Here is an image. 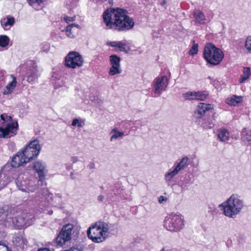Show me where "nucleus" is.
Returning <instances> with one entry per match:
<instances>
[{
    "label": "nucleus",
    "mask_w": 251,
    "mask_h": 251,
    "mask_svg": "<svg viewBox=\"0 0 251 251\" xmlns=\"http://www.w3.org/2000/svg\"><path fill=\"white\" fill-rule=\"evenodd\" d=\"M74 26L78 27L79 25H75V24H71L70 25H68L66 28V35L70 38H73L74 37V35L72 32V28Z\"/></svg>",
    "instance_id": "f704fd0d"
},
{
    "label": "nucleus",
    "mask_w": 251,
    "mask_h": 251,
    "mask_svg": "<svg viewBox=\"0 0 251 251\" xmlns=\"http://www.w3.org/2000/svg\"><path fill=\"white\" fill-rule=\"evenodd\" d=\"M9 38L5 35L0 36V46L1 47H5L9 44Z\"/></svg>",
    "instance_id": "c9c22d12"
},
{
    "label": "nucleus",
    "mask_w": 251,
    "mask_h": 251,
    "mask_svg": "<svg viewBox=\"0 0 251 251\" xmlns=\"http://www.w3.org/2000/svg\"><path fill=\"white\" fill-rule=\"evenodd\" d=\"M28 162L26 161L25 156L23 155L21 151L17 152V153L13 157L11 163H7L2 168L3 172H9L12 174L14 168H18L21 166L27 163Z\"/></svg>",
    "instance_id": "6e6552de"
},
{
    "label": "nucleus",
    "mask_w": 251,
    "mask_h": 251,
    "mask_svg": "<svg viewBox=\"0 0 251 251\" xmlns=\"http://www.w3.org/2000/svg\"><path fill=\"white\" fill-rule=\"evenodd\" d=\"M12 223L16 228H25L31 224L32 216L26 211L19 210L16 211V215L11 217Z\"/></svg>",
    "instance_id": "423d86ee"
},
{
    "label": "nucleus",
    "mask_w": 251,
    "mask_h": 251,
    "mask_svg": "<svg viewBox=\"0 0 251 251\" xmlns=\"http://www.w3.org/2000/svg\"><path fill=\"white\" fill-rule=\"evenodd\" d=\"M67 169H68V170L70 169V167H67Z\"/></svg>",
    "instance_id": "e2e57ef3"
},
{
    "label": "nucleus",
    "mask_w": 251,
    "mask_h": 251,
    "mask_svg": "<svg viewBox=\"0 0 251 251\" xmlns=\"http://www.w3.org/2000/svg\"><path fill=\"white\" fill-rule=\"evenodd\" d=\"M18 128V124L17 121L7 125L5 128H0V138H10L16 134Z\"/></svg>",
    "instance_id": "ddd939ff"
},
{
    "label": "nucleus",
    "mask_w": 251,
    "mask_h": 251,
    "mask_svg": "<svg viewBox=\"0 0 251 251\" xmlns=\"http://www.w3.org/2000/svg\"><path fill=\"white\" fill-rule=\"evenodd\" d=\"M251 71L250 68H245L243 70V75L246 77H249L250 75Z\"/></svg>",
    "instance_id": "37998d69"
},
{
    "label": "nucleus",
    "mask_w": 251,
    "mask_h": 251,
    "mask_svg": "<svg viewBox=\"0 0 251 251\" xmlns=\"http://www.w3.org/2000/svg\"><path fill=\"white\" fill-rule=\"evenodd\" d=\"M104 199V197L102 195H100L98 197V200L100 201H102Z\"/></svg>",
    "instance_id": "864d4df0"
},
{
    "label": "nucleus",
    "mask_w": 251,
    "mask_h": 251,
    "mask_svg": "<svg viewBox=\"0 0 251 251\" xmlns=\"http://www.w3.org/2000/svg\"><path fill=\"white\" fill-rule=\"evenodd\" d=\"M40 150L41 146L39 140H35L31 141L21 152L26 161L28 162L38 155Z\"/></svg>",
    "instance_id": "0eeeda50"
},
{
    "label": "nucleus",
    "mask_w": 251,
    "mask_h": 251,
    "mask_svg": "<svg viewBox=\"0 0 251 251\" xmlns=\"http://www.w3.org/2000/svg\"><path fill=\"white\" fill-rule=\"evenodd\" d=\"M199 45L193 41V45L189 50V54L192 55L196 54L198 52Z\"/></svg>",
    "instance_id": "4c0bfd02"
},
{
    "label": "nucleus",
    "mask_w": 251,
    "mask_h": 251,
    "mask_svg": "<svg viewBox=\"0 0 251 251\" xmlns=\"http://www.w3.org/2000/svg\"><path fill=\"white\" fill-rule=\"evenodd\" d=\"M88 168L90 170H93L95 168V164L94 162H90L88 165Z\"/></svg>",
    "instance_id": "de8ad7c7"
},
{
    "label": "nucleus",
    "mask_w": 251,
    "mask_h": 251,
    "mask_svg": "<svg viewBox=\"0 0 251 251\" xmlns=\"http://www.w3.org/2000/svg\"><path fill=\"white\" fill-rule=\"evenodd\" d=\"M194 17L196 22L200 24H203L206 21V18L204 13L200 10H196L194 12Z\"/></svg>",
    "instance_id": "bb28decb"
},
{
    "label": "nucleus",
    "mask_w": 251,
    "mask_h": 251,
    "mask_svg": "<svg viewBox=\"0 0 251 251\" xmlns=\"http://www.w3.org/2000/svg\"><path fill=\"white\" fill-rule=\"evenodd\" d=\"M218 137L221 142H227L229 139V133L227 129L220 128L218 130Z\"/></svg>",
    "instance_id": "5701e85b"
},
{
    "label": "nucleus",
    "mask_w": 251,
    "mask_h": 251,
    "mask_svg": "<svg viewBox=\"0 0 251 251\" xmlns=\"http://www.w3.org/2000/svg\"><path fill=\"white\" fill-rule=\"evenodd\" d=\"M167 2V0H163L160 3V4L161 6H164Z\"/></svg>",
    "instance_id": "5fc2aeb1"
},
{
    "label": "nucleus",
    "mask_w": 251,
    "mask_h": 251,
    "mask_svg": "<svg viewBox=\"0 0 251 251\" xmlns=\"http://www.w3.org/2000/svg\"><path fill=\"white\" fill-rule=\"evenodd\" d=\"M13 242L15 246L21 250V251H23L24 249L27 247V241L26 239L22 235L16 236L13 240Z\"/></svg>",
    "instance_id": "6ab92c4d"
},
{
    "label": "nucleus",
    "mask_w": 251,
    "mask_h": 251,
    "mask_svg": "<svg viewBox=\"0 0 251 251\" xmlns=\"http://www.w3.org/2000/svg\"><path fill=\"white\" fill-rule=\"evenodd\" d=\"M201 126L205 129L211 128L214 126V124L211 121L208 120L207 122H202Z\"/></svg>",
    "instance_id": "ea45409f"
},
{
    "label": "nucleus",
    "mask_w": 251,
    "mask_h": 251,
    "mask_svg": "<svg viewBox=\"0 0 251 251\" xmlns=\"http://www.w3.org/2000/svg\"><path fill=\"white\" fill-rule=\"evenodd\" d=\"M168 83V78L166 75L156 78L152 83L154 89V94L157 96H160L163 91H166Z\"/></svg>",
    "instance_id": "9b49d317"
},
{
    "label": "nucleus",
    "mask_w": 251,
    "mask_h": 251,
    "mask_svg": "<svg viewBox=\"0 0 251 251\" xmlns=\"http://www.w3.org/2000/svg\"><path fill=\"white\" fill-rule=\"evenodd\" d=\"M190 158L187 156H184L176 165H175V167L179 172L181 170H183L186 168L190 164Z\"/></svg>",
    "instance_id": "a878e982"
},
{
    "label": "nucleus",
    "mask_w": 251,
    "mask_h": 251,
    "mask_svg": "<svg viewBox=\"0 0 251 251\" xmlns=\"http://www.w3.org/2000/svg\"><path fill=\"white\" fill-rule=\"evenodd\" d=\"M184 226L183 217L175 213H172L165 218L164 222V226L168 230L177 231L182 229Z\"/></svg>",
    "instance_id": "39448f33"
},
{
    "label": "nucleus",
    "mask_w": 251,
    "mask_h": 251,
    "mask_svg": "<svg viewBox=\"0 0 251 251\" xmlns=\"http://www.w3.org/2000/svg\"><path fill=\"white\" fill-rule=\"evenodd\" d=\"M28 180H23V177L19 176L16 180V183L18 188L23 192H26Z\"/></svg>",
    "instance_id": "393cba45"
},
{
    "label": "nucleus",
    "mask_w": 251,
    "mask_h": 251,
    "mask_svg": "<svg viewBox=\"0 0 251 251\" xmlns=\"http://www.w3.org/2000/svg\"><path fill=\"white\" fill-rule=\"evenodd\" d=\"M107 45L112 47L118 48L120 51H124L126 53L128 52L126 49V43L124 41L108 42L107 43Z\"/></svg>",
    "instance_id": "412c9836"
},
{
    "label": "nucleus",
    "mask_w": 251,
    "mask_h": 251,
    "mask_svg": "<svg viewBox=\"0 0 251 251\" xmlns=\"http://www.w3.org/2000/svg\"><path fill=\"white\" fill-rule=\"evenodd\" d=\"M83 62L82 56L75 51L69 52L65 58V65L68 68H75L81 67Z\"/></svg>",
    "instance_id": "1a4fd4ad"
},
{
    "label": "nucleus",
    "mask_w": 251,
    "mask_h": 251,
    "mask_svg": "<svg viewBox=\"0 0 251 251\" xmlns=\"http://www.w3.org/2000/svg\"><path fill=\"white\" fill-rule=\"evenodd\" d=\"M245 47L249 52H251V36L247 37L246 41Z\"/></svg>",
    "instance_id": "a19ab883"
},
{
    "label": "nucleus",
    "mask_w": 251,
    "mask_h": 251,
    "mask_svg": "<svg viewBox=\"0 0 251 251\" xmlns=\"http://www.w3.org/2000/svg\"><path fill=\"white\" fill-rule=\"evenodd\" d=\"M0 74H1V75H0V80H3V79H4V76H3V75H4V72H1L0 73Z\"/></svg>",
    "instance_id": "6e6d98bb"
},
{
    "label": "nucleus",
    "mask_w": 251,
    "mask_h": 251,
    "mask_svg": "<svg viewBox=\"0 0 251 251\" xmlns=\"http://www.w3.org/2000/svg\"><path fill=\"white\" fill-rule=\"evenodd\" d=\"M193 176L190 175L186 176L184 177L183 180L181 181L180 184L182 191L189 189V187L193 182Z\"/></svg>",
    "instance_id": "aec40b11"
},
{
    "label": "nucleus",
    "mask_w": 251,
    "mask_h": 251,
    "mask_svg": "<svg viewBox=\"0 0 251 251\" xmlns=\"http://www.w3.org/2000/svg\"><path fill=\"white\" fill-rule=\"evenodd\" d=\"M73 229L72 225L68 224L63 226L61 232L56 238L58 245L62 246L71 239L72 231Z\"/></svg>",
    "instance_id": "9d476101"
},
{
    "label": "nucleus",
    "mask_w": 251,
    "mask_h": 251,
    "mask_svg": "<svg viewBox=\"0 0 251 251\" xmlns=\"http://www.w3.org/2000/svg\"><path fill=\"white\" fill-rule=\"evenodd\" d=\"M208 95V93L206 91L203 92H195L196 100H203Z\"/></svg>",
    "instance_id": "72a5a7b5"
},
{
    "label": "nucleus",
    "mask_w": 251,
    "mask_h": 251,
    "mask_svg": "<svg viewBox=\"0 0 251 251\" xmlns=\"http://www.w3.org/2000/svg\"><path fill=\"white\" fill-rule=\"evenodd\" d=\"M0 117L1 119L3 121H5L6 120V119L7 120H9L11 121H12V117L10 116L7 115L6 114H1Z\"/></svg>",
    "instance_id": "c03bdc74"
},
{
    "label": "nucleus",
    "mask_w": 251,
    "mask_h": 251,
    "mask_svg": "<svg viewBox=\"0 0 251 251\" xmlns=\"http://www.w3.org/2000/svg\"><path fill=\"white\" fill-rule=\"evenodd\" d=\"M11 76L13 78V79L11 82L6 86L5 88L2 93L4 95L11 94L16 86L17 81L16 78L13 75H11Z\"/></svg>",
    "instance_id": "4be33fe9"
},
{
    "label": "nucleus",
    "mask_w": 251,
    "mask_h": 251,
    "mask_svg": "<svg viewBox=\"0 0 251 251\" xmlns=\"http://www.w3.org/2000/svg\"><path fill=\"white\" fill-rule=\"evenodd\" d=\"M30 5L35 9L39 10L45 4V0H27Z\"/></svg>",
    "instance_id": "c85d7f7f"
},
{
    "label": "nucleus",
    "mask_w": 251,
    "mask_h": 251,
    "mask_svg": "<svg viewBox=\"0 0 251 251\" xmlns=\"http://www.w3.org/2000/svg\"><path fill=\"white\" fill-rule=\"evenodd\" d=\"M127 14L126 10L121 8L107 9L102 15L105 28L119 31L132 29L134 25V22Z\"/></svg>",
    "instance_id": "f257e3e1"
},
{
    "label": "nucleus",
    "mask_w": 251,
    "mask_h": 251,
    "mask_svg": "<svg viewBox=\"0 0 251 251\" xmlns=\"http://www.w3.org/2000/svg\"><path fill=\"white\" fill-rule=\"evenodd\" d=\"M78 160V157H76V156H73L71 158V161H72L73 163H76V162H77Z\"/></svg>",
    "instance_id": "8fccbe9b"
},
{
    "label": "nucleus",
    "mask_w": 251,
    "mask_h": 251,
    "mask_svg": "<svg viewBox=\"0 0 251 251\" xmlns=\"http://www.w3.org/2000/svg\"><path fill=\"white\" fill-rule=\"evenodd\" d=\"M203 56L210 65L215 66L220 63L224 57V54L221 49L217 48L213 44L207 43L204 48Z\"/></svg>",
    "instance_id": "20e7f679"
},
{
    "label": "nucleus",
    "mask_w": 251,
    "mask_h": 251,
    "mask_svg": "<svg viewBox=\"0 0 251 251\" xmlns=\"http://www.w3.org/2000/svg\"><path fill=\"white\" fill-rule=\"evenodd\" d=\"M242 100V98L241 97L233 95L231 97L227 99L226 103L228 105H235L236 104L241 102Z\"/></svg>",
    "instance_id": "7c9ffc66"
},
{
    "label": "nucleus",
    "mask_w": 251,
    "mask_h": 251,
    "mask_svg": "<svg viewBox=\"0 0 251 251\" xmlns=\"http://www.w3.org/2000/svg\"><path fill=\"white\" fill-rule=\"evenodd\" d=\"M213 108V106L211 104L200 103L195 112V116L196 118H200L204 115L206 111H209Z\"/></svg>",
    "instance_id": "dca6fc26"
},
{
    "label": "nucleus",
    "mask_w": 251,
    "mask_h": 251,
    "mask_svg": "<svg viewBox=\"0 0 251 251\" xmlns=\"http://www.w3.org/2000/svg\"><path fill=\"white\" fill-rule=\"evenodd\" d=\"M244 206V201L241 197L237 194H233L220 204L219 208L226 217L234 219L241 213Z\"/></svg>",
    "instance_id": "f03ea898"
},
{
    "label": "nucleus",
    "mask_w": 251,
    "mask_h": 251,
    "mask_svg": "<svg viewBox=\"0 0 251 251\" xmlns=\"http://www.w3.org/2000/svg\"><path fill=\"white\" fill-rule=\"evenodd\" d=\"M78 121H79V120L77 119H74L72 122V125L73 126H76V125H77V124L78 123Z\"/></svg>",
    "instance_id": "09e8293b"
},
{
    "label": "nucleus",
    "mask_w": 251,
    "mask_h": 251,
    "mask_svg": "<svg viewBox=\"0 0 251 251\" xmlns=\"http://www.w3.org/2000/svg\"><path fill=\"white\" fill-rule=\"evenodd\" d=\"M33 169L37 173L39 178L38 185H39V182L42 184L43 181L45 179L47 173L45 163L41 161H37L34 162Z\"/></svg>",
    "instance_id": "4468645a"
},
{
    "label": "nucleus",
    "mask_w": 251,
    "mask_h": 251,
    "mask_svg": "<svg viewBox=\"0 0 251 251\" xmlns=\"http://www.w3.org/2000/svg\"><path fill=\"white\" fill-rule=\"evenodd\" d=\"M15 23V19L13 17H8L3 18L0 20V24L3 28H6L7 26H12Z\"/></svg>",
    "instance_id": "2f4dec72"
},
{
    "label": "nucleus",
    "mask_w": 251,
    "mask_h": 251,
    "mask_svg": "<svg viewBox=\"0 0 251 251\" xmlns=\"http://www.w3.org/2000/svg\"><path fill=\"white\" fill-rule=\"evenodd\" d=\"M67 169H68V170L70 169V167H67Z\"/></svg>",
    "instance_id": "680f3d73"
},
{
    "label": "nucleus",
    "mask_w": 251,
    "mask_h": 251,
    "mask_svg": "<svg viewBox=\"0 0 251 251\" xmlns=\"http://www.w3.org/2000/svg\"><path fill=\"white\" fill-rule=\"evenodd\" d=\"M52 194H50L48 190L44 186L40 188L35 194V197L37 201L49 200V199H51Z\"/></svg>",
    "instance_id": "f3484780"
},
{
    "label": "nucleus",
    "mask_w": 251,
    "mask_h": 251,
    "mask_svg": "<svg viewBox=\"0 0 251 251\" xmlns=\"http://www.w3.org/2000/svg\"><path fill=\"white\" fill-rule=\"evenodd\" d=\"M64 19H65V21L67 23H69L70 22L74 21L75 17H71L67 16Z\"/></svg>",
    "instance_id": "49530a36"
},
{
    "label": "nucleus",
    "mask_w": 251,
    "mask_h": 251,
    "mask_svg": "<svg viewBox=\"0 0 251 251\" xmlns=\"http://www.w3.org/2000/svg\"><path fill=\"white\" fill-rule=\"evenodd\" d=\"M37 251H51L50 249L47 248L39 249Z\"/></svg>",
    "instance_id": "603ef678"
},
{
    "label": "nucleus",
    "mask_w": 251,
    "mask_h": 251,
    "mask_svg": "<svg viewBox=\"0 0 251 251\" xmlns=\"http://www.w3.org/2000/svg\"><path fill=\"white\" fill-rule=\"evenodd\" d=\"M70 177H71V179H75V177L74 176V174L73 172L71 173Z\"/></svg>",
    "instance_id": "4d7b16f0"
},
{
    "label": "nucleus",
    "mask_w": 251,
    "mask_h": 251,
    "mask_svg": "<svg viewBox=\"0 0 251 251\" xmlns=\"http://www.w3.org/2000/svg\"><path fill=\"white\" fill-rule=\"evenodd\" d=\"M109 226L107 223L103 221L96 222L89 227L87 236L95 243H101L105 240L108 236Z\"/></svg>",
    "instance_id": "7ed1b4c3"
},
{
    "label": "nucleus",
    "mask_w": 251,
    "mask_h": 251,
    "mask_svg": "<svg viewBox=\"0 0 251 251\" xmlns=\"http://www.w3.org/2000/svg\"><path fill=\"white\" fill-rule=\"evenodd\" d=\"M184 97L187 100H196L195 92H190L184 94Z\"/></svg>",
    "instance_id": "58836bf2"
},
{
    "label": "nucleus",
    "mask_w": 251,
    "mask_h": 251,
    "mask_svg": "<svg viewBox=\"0 0 251 251\" xmlns=\"http://www.w3.org/2000/svg\"><path fill=\"white\" fill-rule=\"evenodd\" d=\"M0 173V190L5 187L11 181L12 176L9 172H3L2 169Z\"/></svg>",
    "instance_id": "a211bd4d"
},
{
    "label": "nucleus",
    "mask_w": 251,
    "mask_h": 251,
    "mask_svg": "<svg viewBox=\"0 0 251 251\" xmlns=\"http://www.w3.org/2000/svg\"><path fill=\"white\" fill-rule=\"evenodd\" d=\"M38 189V186L36 184H32V182H29L28 181V183L27 184V187L26 188V190L25 192H27L28 193H32L35 191L37 189Z\"/></svg>",
    "instance_id": "e433bc0d"
},
{
    "label": "nucleus",
    "mask_w": 251,
    "mask_h": 251,
    "mask_svg": "<svg viewBox=\"0 0 251 251\" xmlns=\"http://www.w3.org/2000/svg\"><path fill=\"white\" fill-rule=\"evenodd\" d=\"M167 198L165 197L161 196L158 198V202L160 203H163L164 201H167Z\"/></svg>",
    "instance_id": "a18cd8bd"
},
{
    "label": "nucleus",
    "mask_w": 251,
    "mask_h": 251,
    "mask_svg": "<svg viewBox=\"0 0 251 251\" xmlns=\"http://www.w3.org/2000/svg\"><path fill=\"white\" fill-rule=\"evenodd\" d=\"M121 60V58L116 54H112L109 56L111 67L108 74L110 75H114L122 73V70L120 65Z\"/></svg>",
    "instance_id": "f8f14e48"
},
{
    "label": "nucleus",
    "mask_w": 251,
    "mask_h": 251,
    "mask_svg": "<svg viewBox=\"0 0 251 251\" xmlns=\"http://www.w3.org/2000/svg\"><path fill=\"white\" fill-rule=\"evenodd\" d=\"M11 219L9 212L4 208H0V221H7L9 222L8 219Z\"/></svg>",
    "instance_id": "473e14b6"
},
{
    "label": "nucleus",
    "mask_w": 251,
    "mask_h": 251,
    "mask_svg": "<svg viewBox=\"0 0 251 251\" xmlns=\"http://www.w3.org/2000/svg\"><path fill=\"white\" fill-rule=\"evenodd\" d=\"M36 66H33L29 68L26 73L27 81L31 83H33L38 79L39 76Z\"/></svg>",
    "instance_id": "2eb2a0df"
},
{
    "label": "nucleus",
    "mask_w": 251,
    "mask_h": 251,
    "mask_svg": "<svg viewBox=\"0 0 251 251\" xmlns=\"http://www.w3.org/2000/svg\"><path fill=\"white\" fill-rule=\"evenodd\" d=\"M249 77H246L244 75L241 76V77L240 80V83H243L244 81H245L246 80H247Z\"/></svg>",
    "instance_id": "3c124183"
},
{
    "label": "nucleus",
    "mask_w": 251,
    "mask_h": 251,
    "mask_svg": "<svg viewBox=\"0 0 251 251\" xmlns=\"http://www.w3.org/2000/svg\"><path fill=\"white\" fill-rule=\"evenodd\" d=\"M211 79H212V78L211 76H209L208 77H207L206 78V81H207V80H210V83H211Z\"/></svg>",
    "instance_id": "bf43d9fd"
},
{
    "label": "nucleus",
    "mask_w": 251,
    "mask_h": 251,
    "mask_svg": "<svg viewBox=\"0 0 251 251\" xmlns=\"http://www.w3.org/2000/svg\"><path fill=\"white\" fill-rule=\"evenodd\" d=\"M83 126V125L81 122L78 121V123L77 124V126L79 127H81Z\"/></svg>",
    "instance_id": "13d9d810"
},
{
    "label": "nucleus",
    "mask_w": 251,
    "mask_h": 251,
    "mask_svg": "<svg viewBox=\"0 0 251 251\" xmlns=\"http://www.w3.org/2000/svg\"><path fill=\"white\" fill-rule=\"evenodd\" d=\"M0 251H11L10 249L6 245L0 242Z\"/></svg>",
    "instance_id": "79ce46f5"
},
{
    "label": "nucleus",
    "mask_w": 251,
    "mask_h": 251,
    "mask_svg": "<svg viewBox=\"0 0 251 251\" xmlns=\"http://www.w3.org/2000/svg\"><path fill=\"white\" fill-rule=\"evenodd\" d=\"M176 164L174 165V169H171L165 175L164 178L166 182H170L172 179L177 175L179 171L175 167Z\"/></svg>",
    "instance_id": "b1692460"
},
{
    "label": "nucleus",
    "mask_w": 251,
    "mask_h": 251,
    "mask_svg": "<svg viewBox=\"0 0 251 251\" xmlns=\"http://www.w3.org/2000/svg\"><path fill=\"white\" fill-rule=\"evenodd\" d=\"M241 139L251 145V132L244 128L241 133Z\"/></svg>",
    "instance_id": "c756f323"
},
{
    "label": "nucleus",
    "mask_w": 251,
    "mask_h": 251,
    "mask_svg": "<svg viewBox=\"0 0 251 251\" xmlns=\"http://www.w3.org/2000/svg\"><path fill=\"white\" fill-rule=\"evenodd\" d=\"M160 251H170L168 250H165L164 248H162Z\"/></svg>",
    "instance_id": "052dcab7"
},
{
    "label": "nucleus",
    "mask_w": 251,
    "mask_h": 251,
    "mask_svg": "<svg viewBox=\"0 0 251 251\" xmlns=\"http://www.w3.org/2000/svg\"><path fill=\"white\" fill-rule=\"evenodd\" d=\"M110 134L111 135L110 141L113 142L117 140L119 138H122L124 135V132L119 131L116 128H114L111 130Z\"/></svg>",
    "instance_id": "cd10ccee"
}]
</instances>
